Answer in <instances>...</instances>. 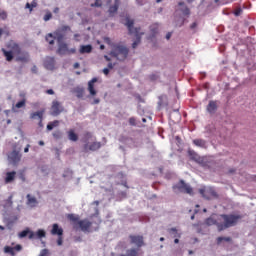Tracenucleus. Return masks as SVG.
<instances>
[{
  "mask_svg": "<svg viewBox=\"0 0 256 256\" xmlns=\"http://www.w3.org/2000/svg\"><path fill=\"white\" fill-rule=\"evenodd\" d=\"M115 67V64H113V62H109L108 64V68L107 69H113Z\"/></svg>",
  "mask_w": 256,
  "mask_h": 256,
  "instance_id": "864d4df0",
  "label": "nucleus"
},
{
  "mask_svg": "<svg viewBox=\"0 0 256 256\" xmlns=\"http://www.w3.org/2000/svg\"><path fill=\"white\" fill-rule=\"evenodd\" d=\"M101 146H102L101 142H93L90 145L89 144L84 145L83 149H84L85 153H87L89 151L95 152V151L101 149Z\"/></svg>",
  "mask_w": 256,
  "mask_h": 256,
  "instance_id": "9d476101",
  "label": "nucleus"
},
{
  "mask_svg": "<svg viewBox=\"0 0 256 256\" xmlns=\"http://www.w3.org/2000/svg\"><path fill=\"white\" fill-rule=\"evenodd\" d=\"M241 13H242L241 8H237V9L235 10V12H234V15H235L236 17H238V16H240Z\"/></svg>",
  "mask_w": 256,
  "mask_h": 256,
  "instance_id": "de8ad7c7",
  "label": "nucleus"
},
{
  "mask_svg": "<svg viewBox=\"0 0 256 256\" xmlns=\"http://www.w3.org/2000/svg\"><path fill=\"white\" fill-rule=\"evenodd\" d=\"M62 136H63V133H62L61 131H55V132L53 133V137H54L56 140L61 139Z\"/></svg>",
  "mask_w": 256,
  "mask_h": 256,
  "instance_id": "e433bc0d",
  "label": "nucleus"
},
{
  "mask_svg": "<svg viewBox=\"0 0 256 256\" xmlns=\"http://www.w3.org/2000/svg\"><path fill=\"white\" fill-rule=\"evenodd\" d=\"M196 27H197L196 22H193V24H191V26H190L191 29H195Z\"/></svg>",
  "mask_w": 256,
  "mask_h": 256,
  "instance_id": "0e129e2a",
  "label": "nucleus"
},
{
  "mask_svg": "<svg viewBox=\"0 0 256 256\" xmlns=\"http://www.w3.org/2000/svg\"><path fill=\"white\" fill-rule=\"evenodd\" d=\"M125 25L127 26L130 34L136 35V40L132 44V48L135 49L141 43V36L143 35V32H140L141 28H134L135 20H130L129 16H126Z\"/></svg>",
  "mask_w": 256,
  "mask_h": 256,
  "instance_id": "423d86ee",
  "label": "nucleus"
},
{
  "mask_svg": "<svg viewBox=\"0 0 256 256\" xmlns=\"http://www.w3.org/2000/svg\"><path fill=\"white\" fill-rule=\"evenodd\" d=\"M60 12V8H54L53 13L58 14Z\"/></svg>",
  "mask_w": 256,
  "mask_h": 256,
  "instance_id": "e2e57ef3",
  "label": "nucleus"
},
{
  "mask_svg": "<svg viewBox=\"0 0 256 256\" xmlns=\"http://www.w3.org/2000/svg\"><path fill=\"white\" fill-rule=\"evenodd\" d=\"M217 110V102L216 101H210L208 106H207V111L210 114H214Z\"/></svg>",
  "mask_w": 256,
  "mask_h": 256,
  "instance_id": "5701e85b",
  "label": "nucleus"
},
{
  "mask_svg": "<svg viewBox=\"0 0 256 256\" xmlns=\"http://www.w3.org/2000/svg\"><path fill=\"white\" fill-rule=\"evenodd\" d=\"M46 41L49 43V45H54L55 37L53 36V34H47Z\"/></svg>",
  "mask_w": 256,
  "mask_h": 256,
  "instance_id": "7c9ffc66",
  "label": "nucleus"
},
{
  "mask_svg": "<svg viewBox=\"0 0 256 256\" xmlns=\"http://www.w3.org/2000/svg\"><path fill=\"white\" fill-rule=\"evenodd\" d=\"M26 8H27V9H29V10H30V12H32V11H33V8H32V6H31V4H29V2H27V4H26Z\"/></svg>",
  "mask_w": 256,
  "mask_h": 256,
  "instance_id": "4d7b16f0",
  "label": "nucleus"
},
{
  "mask_svg": "<svg viewBox=\"0 0 256 256\" xmlns=\"http://www.w3.org/2000/svg\"><path fill=\"white\" fill-rule=\"evenodd\" d=\"M51 234L58 235V236H63L64 230L62 228H60L58 224H53Z\"/></svg>",
  "mask_w": 256,
  "mask_h": 256,
  "instance_id": "a211bd4d",
  "label": "nucleus"
},
{
  "mask_svg": "<svg viewBox=\"0 0 256 256\" xmlns=\"http://www.w3.org/2000/svg\"><path fill=\"white\" fill-rule=\"evenodd\" d=\"M102 5L101 0H95L94 4H90L91 7H101Z\"/></svg>",
  "mask_w": 256,
  "mask_h": 256,
  "instance_id": "ea45409f",
  "label": "nucleus"
},
{
  "mask_svg": "<svg viewBox=\"0 0 256 256\" xmlns=\"http://www.w3.org/2000/svg\"><path fill=\"white\" fill-rule=\"evenodd\" d=\"M46 93L49 94V95H54L55 91L52 90V89H49V90L46 91Z\"/></svg>",
  "mask_w": 256,
  "mask_h": 256,
  "instance_id": "6e6d98bb",
  "label": "nucleus"
},
{
  "mask_svg": "<svg viewBox=\"0 0 256 256\" xmlns=\"http://www.w3.org/2000/svg\"><path fill=\"white\" fill-rule=\"evenodd\" d=\"M30 5H31V9L37 8L38 2L36 0H33Z\"/></svg>",
  "mask_w": 256,
  "mask_h": 256,
  "instance_id": "c03bdc74",
  "label": "nucleus"
},
{
  "mask_svg": "<svg viewBox=\"0 0 256 256\" xmlns=\"http://www.w3.org/2000/svg\"><path fill=\"white\" fill-rule=\"evenodd\" d=\"M131 244H135L137 248H131L126 251V254L116 255L112 253L111 256H143V251H141V247L145 246V241L143 236L139 235H130Z\"/></svg>",
  "mask_w": 256,
  "mask_h": 256,
  "instance_id": "f03ea898",
  "label": "nucleus"
},
{
  "mask_svg": "<svg viewBox=\"0 0 256 256\" xmlns=\"http://www.w3.org/2000/svg\"><path fill=\"white\" fill-rule=\"evenodd\" d=\"M9 48L16 54L15 61L20 63H28L30 61V54L29 52H25L22 50L21 46L16 44V42H10Z\"/></svg>",
  "mask_w": 256,
  "mask_h": 256,
  "instance_id": "39448f33",
  "label": "nucleus"
},
{
  "mask_svg": "<svg viewBox=\"0 0 256 256\" xmlns=\"http://www.w3.org/2000/svg\"><path fill=\"white\" fill-rule=\"evenodd\" d=\"M6 202H7V206L9 207L13 206V196L8 197Z\"/></svg>",
  "mask_w": 256,
  "mask_h": 256,
  "instance_id": "a19ab883",
  "label": "nucleus"
},
{
  "mask_svg": "<svg viewBox=\"0 0 256 256\" xmlns=\"http://www.w3.org/2000/svg\"><path fill=\"white\" fill-rule=\"evenodd\" d=\"M109 70H110L109 68H104L103 69L104 75H106V76L109 75Z\"/></svg>",
  "mask_w": 256,
  "mask_h": 256,
  "instance_id": "5fc2aeb1",
  "label": "nucleus"
},
{
  "mask_svg": "<svg viewBox=\"0 0 256 256\" xmlns=\"http://www.w3.org/2000/svg\"><path fill=\"white\" fill-rule=\"evenodd\" d=\"M129 124L132 125V126H136L137 124H136L135 118H130L129 119Z\"/></svg>",
  "mask_w": 256,
  "mask_h": 256,
  "instance_id": "8fccbe9b",
  "label": "nucleus"
},
{
  "mask_svg": "<svg viewBox=\"0 0 256 256\" xmlns=\"http://www.w3.org/2000/svg\"><path fill=\"white\" fill-rule=\"evenodd\" d=\"M91 51H93V46H91V44H87L86 46H80L79 52L81 54L91 53Z\"/></svg>",
  "mask_w": 256,
  "mask_h": 256,
  "instance_id": "a878e982",
  "label": "nucleus"
},
{
  "mask_svg": "<svg viewBox=\"0 0 256 256\" xmlns=\"http://www.w3.org/2000/svg\"><path fill=\"white\" fill-rule=\"evenodd\" d=\"M149 79H150L151 81H156V80L158 79V75L152 74V75L149 76Z\"/></svg>",
  "mask_w": 256,
  "mask_h": 256,
  "instance_id": "49530a36",
  "label": "nucleus"
},
{
  "mask_svg": "<svg viewBox=\"0 0 256 256\" xmlns=\"http://www.w3.org/2000/svg\"><path fill=\"white\" fill-rule=\"evenodd\" d=\"M136 3H137L139 6H143V0H136Z\"/></svg>",
  "mask_w": 256,
  "mask_h": 256,
  "instance_id": "680f3d73",
  "label": "nucleus"
},
{
  "mask_svg": "<svg viewBox=\"0 0 256 256\" xmlns=\"http://www.w3.org/2000/svg\"><path fill=\"white\" fill-rule=\"evenodd\" d=\"M193 144L197 147L206 148V142L202 139L193 140Z\"/></svg>",
  "mask_w": 256,
  "mask_h": 256,
  "instance_id": "cd10ccee",
  "label": "nucleus"
},
{
  "mask_svg": "<svg viewBox=\"0 0 256 256\" xmlns=\"http://www.w3.org/2000/svg\"><path fill=\"white\" fill-rule=\"evenodd\" d=\"M199 193L202 195V197H204L205 199H210L209 195L215 196V192L213 190H206L205 188H201L199 190Z\"/></svg>",
  "mask_w": 256,
  "mask_h": 256,
  "instance_id": "f3484780",
  "label": "nucleus"
},
{
  "mask_svg": "<svg viewBox=\"0 0 256 256\" xmlns=\"http://www.w3.org/2000/svg\"><path fill=\"white\" fill-rule=\"evenodd\" d=\"M76 92V97L81 99L84 97L85 91L83 89H78L75 91Z\"/></svg>",
  "mask_w": 256,
  "mask_h": 256,
  "instance_id": "f704fd0d",
  "label": "nucleus"
},
{
  "mask_svg": "<svg viewBox=\"0 0 256 256\" xmlns=\"http://www.w3.org/2000/svg\"><path fill=\"white\" fill-rule=\"evenodd\" d=\"M27 202L26 204L30 207H36L38 205V200L36 197H33L32 195L28 194L26 196Z\"/></svg>",
  "mask_w": 256,
  "mask_h": 256,
  "instance_id": "2eb2a0df",
  "label": "nucleus"
},
{
  "mask_svg": "<svg viewBox=\"0 0 256 256\" xmlns=\"http://www.w3.org/2000/svg\"><path fill=\"white\" fill-rule=\"evenodd\" d=\"M49 255V250L48 249H43L41 250L39 256H48Z\"/></svg>",
  "mask_w": 256,
  "mask_h": 256,
  "instance_id": "79ce46f5",
  "label": "nucleus"
},
{
  "mask_svg": "<svg viewBox=\"0 0 256 256\" xmlns=\"http://www.w3.org/2000/svg\"><path fill=\"white\" fill-rule=\"evenodd\" d=\"M4 252L10 254L11 256H16L15 248L6 246L4 247Z\"/></svg>",
  "mask_w": 256,
  "mask_h": 256,
  "instance_id": "c85d7f7f",
  "label": "nucleus"
},
{
  "mask_svg": "<svg viewBox=\"0 0 256 256\" xmlns=\"http://www.w3.org/2000/svg\"><path fill=\"white\" fill-rule=\"evenodd\" d=\"M58 44L59 46L57 53L60 55H66L69 51L68 44H66L65 42H58Z\"/></svg>",
  "mask_w": 256,
  "mask_h": 256,
  "instance_id": "ddd939ff",
  "label": "nucleus"
},
{
  "mask_svg": "<svg viewBox=\"0 0 256 256\" xmlns=\"http://www.w3.org/2000/svg\"><path fill=\"white\" fill-rule=\"evenodd\" d=\"M121 4V0H115L114 5L110 6L109 13L110 15H114L119 10V5Z\"/></svg>",
  "mask_w": 256,
  "mask_h": 256,
  "instance_id": "aec40b11",
  "label": "nucleus"
},
{
  "mask_svg": "<svg viewBox=\"0 0 256 256\" xmlns=\"http://www.w3.org/2000/svg\"><path fill=\"white\" fill-rule=\"evenodd\" d=\"M171 37V32H168V34H166V39L169 40Z\"/></svg>",
  "mask_w": 256,
  "mask_h": 256,
  "instance_id": "774afa93",
  "label": "nucleus"
},
{
  "mask_svg": "<svg viewBox=\"0 0 256 256\" xmlns=\"http://www.w3.org/2000/svg\"><path fill=\"white\" fill-rule=\"evenodd\" d=\"M8 159L10 162H12L13 164H17L18 162L21 161V155L19 152L17 151H13L8 155Z\"/></svg>",
  "mask_w": 256,
  "mask_h": 256,
  "instance_id": "9b49d317",
  "label": "nucleus"
},
{
  "mask_svg": "<svg viewBox=\"0 0 256 256\" xmlns=\"http://www.w3.org/2000/svg\"><path fill=\"white\" fill-rule=\"evenodd\" d=\"M31 71H32V73L37 74L38 73L37 66H32Z\"/></svg>",
  "mask_w": 256,
  "mask_h": 256,
  "instance_id": "3c124183",
  "label": "nucleus"
},
{
  "mask_svg": "<svg viewBox=\"0 0 256 256\" xmlns=\"http://www.w3.org/2000/svg\"><path fill=\"white\" fill-rule=\"evenodd\" d=\"M30 147H31L30 145H27V146L25 147V149H24V152H25V153H28L29 150H30Z\"/></svg>",
  "mask_w": 256,
  "mask_h": 256,
  "instance_id": "052dcab7",
  "label": "nucleus"
},
{
  "mask_svg": "<svg viewBox=\"0 0 256 256\" xmlns=\"http://www.w3.org/2000/svg\"><path fill=\"white\" fill-rule=\"evenodd\" d=\"M71 30L70 26H61L54 32V39L57 40L58 43H62L66 37V32Z\"/></svg>",
  "mask_w": 256,
  "mask_h": 256,
  "instance_id": "6e6552de",
  "label": "nucleus"
},
{
  "mask_svg": "<svg viewBox=\"0 0 256 256\" xmlns=\"http://www.w3.org/2000/svg\"><path fill=\"white\" fill-rule=\"evenodd\" d=\"M181 8L180 11L184 16H189L190 15V10L188 7L185 6L184 2L180 1L178 4Z\"/></svg>",
  "mask_w": 256,
  "mask_h": 256,
  "instance_id": "393cba45",
  "label": "nucleus"
},
{
  "mask_svg": "<svg viewBox=\"0 0 256 256\" xmlns=\"http://www.w3.org/2000/svg\"><path fill=\"white\" fill-rule=\"evenodd\" d=\"M2 53H3V55H4V57L6 58V61H8V62H11V61H13V59H14V54H13V52H12V50H6L5 48H2Z\"/></svg>",
  "mask_w": 256,
  "mask_h": 256,
  "instance_id": "6ab92c4d",
  "label": "nucleus"
},
{
  "mask_svg": "<svg viewBox=\"0 0 256 256\" xmlns=\"http://www.w3.org/2000/svg\"><path fill=\"white\" fill-rule=\"evenodd\" d=\"M223 241L231 242V237H218L217 238V244L220 245Z\"/></svg>",
  "mask_w": 256,
  "mask_h": 256,
  "instance_id": "473e14b6",
  "label": "nucleus"
},
{
  "mask_svg": "<svg viewBox=\"0 0 256 256\" xmlns=\"http://www.w3.org/2000/svg\"><path fill=\"white\" fill-rule=\"evenodd\" d=\"M7 18H8L7 12H5V10H0V19L5 21L7 20Z\"/></svg>",
  "mask_w": 256,
  "mask_h": 256,
  "instance_id": "c9c22d12",
  "label": "nucleus"
},
{
  "mask_svg": "<svg viewBox=\"0 0 256 256\" xmlns=\"http://www.w3.org/2000/svg\"><path fill=\"white\" fill-rule=\"evenodd\" d=\"M37 237L38 238H44L46 237V232L44 230H38L37 231Z\"/></svg>",
  "mask_w": 256,
  "mask_h": 256,
  "instance_id": "58836bf2",
  "label": "nucleus"
},
{
  "mask_svg": "<svg viewBox=\"0 0 256 256\" xmlns=\"http://www.w3.org/2000/svg\"><path fill=\"white\" fill-rule=\"evenodd\" d=\"M59 125H60V122H59V121L50 122V123L47 125V130L52 131L55 127H58Z\"/></svg>",
  "mask_w": 256,
  "mask_h": 256,
  "instance_id": "c756f323",
  "label": "nucleus"
},
{
  "mask_svg": "<svg viewBox=\"0 0 256 256\" xmlns=\"http://www.w3.org/2000/svg\"><path fill=\"white\" fill-rule=\"evenodd\" d=\"M20 97L23 98L21 101L16 103V105L13 107V110L20 109V108H25L27 104V100L25 99L26 95L25 94H20Z\"/></svg>",
  "mask_w": 256,
  "mask_h": 256,
  "instance_id": "dca6fc26",
  "label": "nucleus"
},
{
  "mask_svg": "<svg viewBox=\"0 0 256 256\" xmlns=\"http://www.w3.org/2000/svg\"><path fill=\"white\" fill-rule=\"evenodd\" d=\"M65 110L62 103L58 101H53L51 106V115L53 116H59L61 113H63Z\"/></svg>",
  "mask_w": 256,
  "mask_h": 256,
  "instance_id": "1a4fd4ad",
  "label": "nucleus"
},
{
  "mask_svg": "<svg viewBox=\"0 0 256 256\" xmlns=\"http://www.w3.org/2000/svg\"><path fill=\"white\" fill-rule=\"evenodd\" d=\"M52 18H53L52 12H50V10H46V14L44 15L43 20H44L45 22H48V21H50Z\"/></svg>",
  "mask_w": 256,
  "mask_h": 256,
  "instance_id": "2f4dec72",
  "label": "nucleus"
},
{
  "mask_svg": "<svg viewBox=\"0 0 256 256\" xmlns=\"http://www.w3.org/2000/svg\"><path fill=\"white\" fill-rule=\"evenodd\" d=\"M76 52H77L76 48H71L70 50L68 48L67 54L71 55V54H75Z\"/></svg>",
  "mask_w": 256,
  "mask_h": 256,
  "instance_id": "a18cd8bd",
  "label": "nucleus"
},
{
  "mask_svg": "<svg viewBox=\"0 0 256 256\" xmlns=\"http://www.w3.org/2000/svg\"><path fill=\"white\" fill-rule=\"evenodd\" d=\"M190 158L194 161H198L199 160V156L197 153H195L194 151H189L188 152Z\"/></svg>",
  "mask_w": 256,
  "mask_h": 256,
  "instance_id": "72a5a7b5",
  "label": "nucleus"
},
{
  "mask_svg": "<svg viewBox=\"0 0 256 256\" xmlns=\"http://www.w3.org/2000/svg\"><path fill=\"white\" fill-rule=\"evenodd\" d=\"M101 101L99 99H94V101L92 102L93 105H97L99 104Z\"/></svg>",
  "mask_w": 256,
  "mask_h": 256,
  "instance_id": "13d9d810",
  "label": "nucleus"
},
{
  "mask_svg": "<svg viewBox=\"0 0 256 256\" xmlns=\"http://www.w3.org/2000/svg\"><path fill=\"white\" fill-rule=\"evenodd\" d=\"M104 42L111 46L112 50L109 55L118 61H125L129 56V48L123 44H112L111 38H104Z\"/></svg>",
  "mask_w": 256,
  "mask_h": 256,
  "instance_id": "f257e3e1",
  "label": "nucleus"
},
{
  "mask_svg": "<svg viewBox=\"0 0 256 256\" xmlns=\"http://www.w3.org/2000/svg\"><path fill=\"white\" fill-rule=\"evenodd\" d=\"M44 114H45V111H38V112H35V113H32L30 115V118L35 120V119H39L40 120V123L43 122V117H44Z\"/></svg>",
  "mask_w": 256,
  "mask_h": 256,
  "instance_id": "412c9836",
  "label": "nucleus"
},
{
  "mask_svg": "<svg viewBox=\"0 0 256 256\" xmlns=\"http://www.w3.org/2000/svg\"><path fill=\"white\" fill-rule=\"evenodd\" d=\"M104 59H105L107 62H111V58H109V56H107V55L104 56Z\"/></svg>",
  "mask_w": 256,
  "mask_h": 256,
  "instance_id": "69168bd1",
  "label": "nucleus"
},
{
  "mask_svg": "<svg viewBox=\"0 0 256 256\" xmlns=\"http://www.w3.org/2000/svg\"><path fill=\"white\" fill-rule=\"evenodd\" d=\"M95 83H97V78H93L90 82H88V91L91 96L97 95V91H95Z\"/></svg>",
  "mask_w": 256,
  "mask_h": 256,
  "instance_id": "4468645a",
  "label": "nucleus"
},
{
  "mask_svg": "<svg viewBox=\"0 0 256 256\" xmlns=\"http://www.w3.org/2000/svg\"><path fill=\"white\" fill-rule=\"evenodd\" d=\"M44 67L48 70L55 69V58L48 57L44 60Z\"/></svg>",
  "mask_w": 256,
  "mask_h": 256,
  "instance_id": "f8f14e48",
  "label": "nucleus"
},
{
  "mask_svg": "<svg viewBox=\"0 0 256 256\" xmlns=\"http://www.w3.org/2000/svg\"><path fill=\"white\" fill-rule=\"evenodd\" d=\"M30 233V230H23L22 232L19 233V237L20 238H25L26 236H28Z\"/></svg>",
  "mask_w": 256,
  "mask_h": 256,
  "instance_id": "4c0bfd02",
  "label": "nucleus"
},
{
  "mask_svg": "<svg viewBox=\"0 0 256 256\" xmlns=\"http://www.w3.org/2000/svg\"><path fill=\"white\" fill-rule=\"evenodd\" d=\"M242 218L240 215H220L219 216V221L220 223L218 224V231L221 232L229 227L235 226L237 222Z\"/></svg>",
  "mask_w": 256,
  "mask_h": 256,
  "instance_id": "7ed1b4c3",
  "label": "nucleus"
},
{
  "mask_svg": "<svg viewBox=\"0 0 256 256\" xmlns=\"http://www.w3.org/2000/svg\"><path fill=\"white\" fill-rule=\"evenodd\" d=\"M67 218L72 222L73 228L75 230L80 229L83 232H89V230L91 229V226L93 225V223H91V221L87 219L80 220V217L75 214H68Z\"/></svg>",
  "mask_w": 256,
  "mask_h": 256,
  "instance_id": "20e7f679",
  "label": "nucleus"
},
{
  "mask_svg": "<svg viewBox=\"0 0 256 256\" xmlns=\"http://www.w3.org/2000/svg\"><path fill=\"white\" fill-rule=\"evenodd\" d=\"M172 189L175 193L193 194V189L183 180H180L179 183L172 187Z\"/></svg>",
  "mask_w": 256,
  "mask_h": 256,
  "instance_id": "0eeeda50",
  "label": "nucleus"
},
{
  "mask_svg": "<svg viewBox=\"0 0 256 256\" xmlns=\"http://www.w3.org/2000/svg\"><path fill=\"white\" fill-rule=\"evenodd\" d=\"M13 249H14V251L20 252L23 249V247H22V245L18 244L15 247H13Z\"/></svg>",
  "mask_w": 256,
  "mask_h": 256,
  "instance_id": "37998d69",
  "label": "nucleus"
},
{
  "mask_svg": "<svg viewBox=\"0 0 256 256\" xmlns=\"http://www.w3.org/2000/svg\"><path fill=\"white\" fill-rule=\"evenodd\" d=\"M205 223L209 226L216 225L218 229V224L221 223V221H219V217L217 220H214L213 218H208L206 219Z\"/></svg>",
  "mask_w": 256,
  "mask_h": 256,
  "instance_id": "bb28decb",
  "label": "nucleus"
},
{
  "mask_svg": "<svg viewBox=\"0 0 256 256\" xmlns=\"http://www.w3.org/2000/svg\"><path fill=\"white\" fill-rule=\"evenodd\" d=\"M67 135H68V139L72 142H77L79 140V136L78 134L75 133L74 130H69L67 132Z\"/></svg>",
  "mask_w": 256,
  "mask_h": 256,
  "instance_id": "b1692460",
  "label": "nucleus"
},
{
  "mask_svg": "<svg viewBox=\"0 0 256 256\" xmlns=\"http://www.w3.org/2000/svg\"><path fill=\"white\" fill-rule=\"evenodd\" d=\"M29 236H28V238L29 239H33V238H35V233L34 232H32V231H29Z\"/></svg>",
  "mask_w": 256,
  "mask_h": 256,
  "instance_id": "603ef678",
  "label": "nucleus"
},
{
  "mask_svg": "<svg viewBox=\"0 0 256 256\" xmlns=\"http://www.w3.org/2000/svg\"><path fill=\"white\" fill-rule=\"evenodd\" d=\"M16 175H17V173L15 171L7 172L6 173V178H5V183L9 184V183L13 182L16 178Z\"/></svg>",
  "mask_w": 256,
  "mask_h": 256,
  "instance_id": "4be33fe9",
  "label": "nucleus"
},
{
  "mask_svg": "<svg viewBox=\"0 0 256 256\" xmlns=\"http://www.w3.org/2000/svg\"><path fill=\"white\" fill-rule=\"evenodd\" d=\"M57 244L59 246L63 245V236H58Z\"/></svg>",
  "mask_w": 256,
  "mask_h": 256,
  "instance_id": "09e8293b",
  "label": "nucleus"
},
{
  "mask_svg": "<svg viewBox=\"0 0 256 256\" xmlns=\"http://www.w3.org/2000/svg\"><path fill=\"white\" fill-rule=\"evenodd\" d=\"M3 33L6 34L7 36L10 35V30H3Z\"/></svg>",
  "mask_w": 256,
  "mask_h": 256,
  "instance_id": "338daca9",
  "label": "nucleus"
},
{
  "mask_svg": "<svg viewBox=\"0 0 256 256\" xmlns=\"http://www.w3.org/2000/svg\"><path fill=\"white\" fill-rule=\"evenodd\" d=\"M74 69H79L80 68V64H79V62H75V64H74Z\"/></svg>",
  "mask_w": 256,
  "mask_h": 256,
  "instance_id": "bf43d9fd",
  "label": "nucleus"
}]
</instances>
